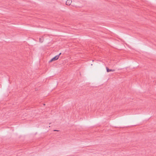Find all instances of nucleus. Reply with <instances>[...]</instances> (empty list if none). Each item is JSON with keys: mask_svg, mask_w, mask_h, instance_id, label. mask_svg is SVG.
I'll return each instance as SVG.
<instances>
[{"mask_svg": "<svg viewBox=\"0 0 156 156\" xmlns=\"http://www.w3.org/2000/svg\"><path fill=\"white\" fill-rule=\"evenodd\" d=\"M106 70L108 72H114L115 71L114 69H109L108 67H106Z\"/></svg>", "mask_w": 156, "mask_h": 156, "instance_id": "nucleus-3", "label": "nucleus"}, {"mask_svg": "<svg viewBox=\"0 0 156 156\" xmlns=\"http://www.w3.org/2000/svg\"><path fill=\"white\" fill-rule=\"evenodd\" d=\"M72 2V1L71 0H67L66 2V4L67 5H70Z\"/></svg>", "mask_w": 156, "mask_h": 156, "instance_id": "nucleus-2", "label": "nucleus"}, {"mask_svg": "<svg viewBox=\"0 0 156 156\" xmlns=\"http://www.w3.org/2000/svg\"><path fill=\"white\" fill-rule=\"evenodd\" d=\"M54 131H58V130H54Z\"/></svg>", "mask_w": 156, "mask_h": 156, "instance_id": "nucleus-5", "label": "nucleus"}, {"mask_svg": "<svg viewBox=\"0 0 156 156\" xmlns=\"http://www.w3.org/2000/svg\"><path fill=\"white\" fill-rule=\"evenodd\" d=\"M58 58V55H56L54 57L52 58L50 61V62H51L53 61H55L57 60Z\"/></svg>", "mask_w": 156, "mask_h": 156, "instance_id": "nucleus-1", "label": "nucleus"}, {"mask_svg": "<svg viewBox=\"0 0 156 156\" xmlns=\"http://www.w3.org/2000/svg\"><path fill=\"white\" fill-rule=\"evenodd\" d=\"M44 40V38L43 37L40 38L39 39L40 42L41 43H42Z\"/></svg>", "mask_w": 156, "mask_h": 156, "instance_id": "nucleus-4", "label": "nucleus"}, {"mask_svg": "<svg viewBox=\"0 0 156 156\" xmlns=\"http://www.w3.org/2000/svg\"><path fill=\"white\" fill-rule=\"evenodd\" d=\"M61 54V53H60L58 55H58V57H59V55Z\"/></svg>", "mask_w": 156, "mask_h": 156, "instance_id": "nucleus-6", "label": "nucleus"}]
</instances>
